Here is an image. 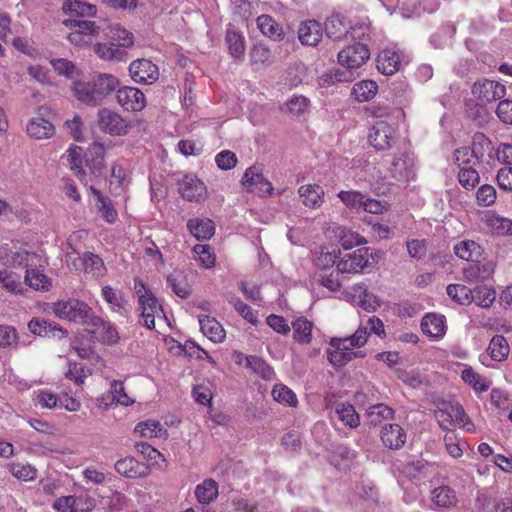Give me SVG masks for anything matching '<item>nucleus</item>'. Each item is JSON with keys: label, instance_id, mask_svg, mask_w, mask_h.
Returning <instances> with one entry per match:
<instances>
[{"label": "nucleus", "instance_id": "9b49d317", "mask_svg": "<svg viewBox=\"0 0 512 512\" xmlns=\"http://www.w3.org/2000/svg\"><path fill=\"white\" fill-rule=\"evenodd\" d=\"M370 58L368 45L363 43H353L347 45L338 52V63L352 71L363 66Z\"/></svg>", "mask_w": 512, "mask_h": 512}, {"label": "nucleus", "instance_id": "052dcab7", "mask_svg": "<svg viewBox=\"0 0 512 512\" xmlns=\"http://www.w3.org/2000/svg\"><path fill=\"white\" fill-rule=\"evenodd\" d=\"M250 62L253 65L269 66L274 62V57L266 45L259 43L251 49Z\"/></svg>", "mask_w": 512, "mask_h": 512}, {"label": "nucleus", "instance_id": "6e6552de", "mask_svg": "<svg viewBox=\"0 0 512 512\" xmlns=\"http://www.w3.org/2000/svg\"><path fill=\"white\" fill-rule=\"evenodd\" d=\"M63 23L70 28L67 39L75 46H87L100 34V28L94 21L65 20Z\"/></svg>", "mask_w": 512, "mask_h": 512}, {"label": "nucleus", "instance_id": "6e6d98bb", "mask_svg": "<svg viewBox=\"0 0 512 512\" xmlns=\"http://www.w3.org/2000/svg\"><path fill=\"white\" fill-rule=\"evenodd\" d=\"M447 294L460 305H469L473 302V291L463 284H450Z\"/></svg>", "mask_w": 512, "mask_h": 512}, {"label": "nucleus", "instance_id": "473e14b6", "mask_svg": "<svg viewBox=\"0 0 512 512\" xmlns=\"http://www.w3.org/2000/svg\"><path fill=\"white\" fill-rule=\"evenodd\" d=\"M322 36V27L315 20L303 22L298 30V38L304 45L315 46L320 42Z\"/></svg>", "mask_w": 512, "mask_h": 512}, {"label": "nucleus", "instance_id": "4be33fe9", "mask_svg": "<svg viewBox=\"0 0 512 512\" xmlns=\"http://www.w3.org/2000/svg\"><path fill=\"white\" fill-rule=\"evenodd\" d=\"M421 330L430 339L439 341L447 332L445 316L437 313L425 314L421 320Z\"/></svg>", "mask_w": 512, "mask_h": 512}, {"label": "nucleus", "instance_id": "72a5a7b5", "mask_svg": "<svg viewBox=\"0 0 512 512\" xmlns=\"http://www.w3.org/2000/svg\"><path fill=\"white\" fill-rule=\"evenodd\" d=\"M199 325L201 332L212 342L221 343L225 339V330L215 318L199 316Z\"/></svg>", "mask_w": 512, "mask_h": 512}, {"label": "nucleus", "instance_id": "cd10ccee", "mask_svg": "<svg viewBox=\"0 0 512 512\" xmlns=\"http://www.w3.org/2000/svg\"><path fill=\"white\" fill-rule=\"evenodd\" d=\"M486 229L498 235H512V220L496 214L494 211H487L481 218Z\"/></svg>", "mask_w": 512, "mask_h": 512}, {"label": "nucleus", "instance_id": "0eeeda50", "mask_svg": "<svg viewBox=\"0 0 512 512\" xmlns=\"http://www.w3.org/2000/svg\"><path fill=\"white\" fill-rule=\"evenodd\" d=\"M379 257V253L371 248H359L341 258L337 270L340 273H360L364 268L374 266Z\"/></svg>", "mask_w": 512, "mask_h": 512}, {"label": "nucleus", "instance_id": "f3484780", "mask_svg": "<svg viewBox=\"0 0 512 512\" xmlns=\"http://www.w3.org/2000/svg\"><path fill=\"white\" fill-rule=\"evenodd\" d=\"M242 184L247 191L268 196L272 194V183L263 175L262 169L258 166L249 167L242 178Z\"/></svg>", "mask_w": 512, "mask_h": 512}, {"label": "nucleus", "instance_id": "a19ab883", "mask_svg": "<svg viewBox=\"0 0 512 512\" xmlns=\"http://www.w3.org/2000/svg\"><path fill=\"white\" fill-rule=\"evenodd\" d=\"M371 31V24L368 20H358L349 26L346 39H350L353 43L368 45Z\"/></svg>", "mask_w": 512, "mask_h": 512}, {"label": "nucleus", "instance_id": "c85d7f7f", "mask_svg": "<svg viewBox=\"0 0 512 512\" xmlns=\"http://www.w3.org/2000/svg\"><path fill=\"white\" fill-rule=\"evenodd\" d=\"M15 267L11 264L0 269V289L10 294H22L24 287L21 275L14 271Z\"/></svg>", "mask_w": 512, "mask_h": 512}, {"label": "nucleus", "instance_id": "39448f33", "mask_svg": "<svg viewBox=\"0 0 512 512\" xmlns=\"http://www.w3.org/2000/svg\"><path fill=\"white\" fill-rule=\"evenodd\" d=\"M435 418L443 429L459 426L466 432H473L475 426L465 413L463 407L456 402H442L434 412Z\"/></svg>", "mask_w": 512, "mask_h": 512}, {"label": "nucleus", "instance_id": "7c9ffc66", "mask_svg": "<svg viewBox=\"0 0 512 512\" xmlns=\"http://www.w3.org/2000/svg\"><path fill=\"white\" fill-rule=\"evenodd\" d=\"M340 255L336 245H323L313 252V263L319 269H329L334 266Z\"/></svg>", "mask_w": 512, "mask_h": 512}, {"label": "nucleus", "instance_id": "7ed1b4c3", "mask_svg": "<svg viewBox=\"0 0 512 512\" xmlns=\"http://www.w3.org/2000/svg\"><path fill=\"white\" fill-rule=\"evenodd\" d=\"M13 266L25 269V283L37 291H48L52 287L51 279L43 272L44 260L34 252L26 250L13 253Z\"/></svg>", "mask_w": 512, "mask_h": 512}, {"label": "nucleus", "instance_id": "ddd939ff", "mask_svg": "<svg viewBox=\"0 0 512 512\" xmlns=\"http://www.w3.org/2000/svg\"><path fill=\"white\" fill-rule=\"evenodd\" d=\"M125 159H118L111 165L109 192L114 197L123 195L130 185V171Z\"/></svg>", "mask_w": 512, "mask_h": 512}, {"label": "nucleus", "instance_id": "603ef678", "mask_svg": "<svg viewBox=\"0 0 512 512\" xmlns=\"http://www.w3.org/2000/svg\"><path fill=\"white\" fill-rule=\"evenodd\" d=\"M461 378L477 392H485L491 386V381L488 378L476 373L471 367H466L462 371Z\"/></svg>", "mask_w": 512, "mask_h": 512}, {"label": "nucleus", "instance_id": "a211bd4d", "mask_svg": "<svg viewBox=\"0 0 512 512\" xmlns=\"http://www.w3.org/2000/svg\"><path fill=\"white\" fill-rule=\"evenodd\" d=\"M76 255L77 253L75 251L67 253L66 262L68 266H73L75 269H78L79 265L76 261H79L85 273L91 275L93 278H99L105 274V265L99 256L91 252H86L82 258H78Z\"/></svg>", "mask_w": 512, "mask_h": 512}, {"label": "nucleus", "instance_id": "ea45409f", "mask_svg": "<svg viewBox=\"0 0 512 512\" xmlns=\"http://www.w3.org/2000/svg\"><path fill=\"white\" fill-rule=\"evenodd\" d=\"M293 339L300 344H309L312 340L314 325L304 317H299L292 322Z\"/></svg>", "mask_w": 512, "mask_h": 512}, {"label": "nucleus", "instance_id": "f8f14e48", "mask_svg": "<svg viewBox=\"0 0 512 512\" xmlns=\"http://www.w3.org/2000/svg\"><path fill=\"white\" fill-rule=\"evenodd\" d=\"M505 94V86L493 80L481 79L472 86L473 98L479 106L501 99Z\"/></svg>", "mask_w": 512, "mask_h": 512}, {"label": "nucleus", "instance_id": "2f4dec72", "mask_svg": "<svg viewBox=\"0 0 512 512\" xmlns=\"http://www.w3.org/2000/svg\"><path fill=\"white\" fill-rule=\"evenodd\" d=\"M26 131L30 137L41 140L52 137L55 133V128L49 120L36 116L28 121Z\"/></svg>", "mask_w": 512, "mask_h": 512}, {"label": "nucleus", "instance_id": "a18cd8bd", "mask_svg": "<svg viewBox=\"0 0 512 512\" xmlns=\"http://www.w3.org/2000/svg\"><path fill=\"white\" fill-rule=\"evenodd\" d=\"M28 328L32 334L42 336V337L48 336L49 334H53L54 336H58L59 338H62L66 334L63 329L58 328L52 322H49L46 320H40V319H32L28 323Z\"/></svg>", "mask_w": 512, "mask_h": 512}, {"label": "nucleus", "instance_id": "f704fd0d", "mask_svg": "<svg viewBox=\"0 0 512 512\" xmlns=\"http://www.w3.org/2000/svg\"><path fill=\"white\" fill-rule=\"evenodd\" d=\"M187 228L197 240H208L215 233L214 222L208 218H192L188 220Z\"/></svg>", "mask_w": 512, "mask_h": 512}, {"label": "nucleus", "instance_id": "c756f323", "mask_svg": "<svg viewBox=\"0 0 512 512\" xmlns=\"http://www.w3.org/2000/svg\"><path fill=\"white\" fill-rule=\"evenodd\" d=\"M406 432L398 424H386L381 430V440L390 449H399L406 442Z\"/></svg>", "mask_w": 512, "mask_h": 512}, {"label": "nucleus", "instance_id": "58836bf2", "mask_svg": "<svg viewBox=\"0 0 512 512\" xmlns=\"http://www.w3.org/2000/svg\"><path fill=\"white\" fill-rule=\"evenodd\" d=\"M454 253L465 261H476L482 254L481 246L472 240H462L455 244Z\"/></svg>", "mask_w": 512, "mask_h": 512}, {"label": "nucleus", "instance_id": "37998d69", "mask_svg": "<svg viewBox=\"0 0 512 512\" xmlns=\"http://www.w3.org/2000/svg\"><path fill=\"white\" fill-rule=\"evenodd\" d=\"M218 484L213 479H205L195 488V497L201 504H210L218 496Z\"/></svg>", "mask_w": 512, "mask_h": 512}, {"label": "nucleus", "instance_id": "dca6fc26", "mask_svg": "<svg viewBox=\"0 0 512 512\" xmlns=\"http://www.w3.org/2000/svg\"><path fill=\"white\" fill-rule=\"evenodd\" d=\"M116 101L127 112H140L147 105L145 94L133 86L119 87L116 93Z\"/></svg>", "mask_w": 512, "mask_h": 512}, {"label": "nucleus", "instance_id": "2eb2a0df", "mask_svg": "<svg viewBox=\"0 0 512 512\" xmlns=\"http://www.w3.org/2000/svg\"><path fill=\"white\" fill-rule=\"evenodd\" d=\"M178 191L183 199L190 202H202L207 198L205 183L194 174H185L178 182Z\"/></svg>", "mask_w": 512, "mask_h": 512}, {"label": "nucleus", "instance_id": "09e8293b", "mask_svg": "<svg viewBox=\"0 0 512 512\" xmlns=\"http://www.w3.org/2000/svg\"><path fill=\"white\" fill-rule=\"evenodd\" d=\"M487 351L492 360L503 361L509 355L510 348L505 337L496 335L490 340Z\"/></svg>", "mask_w": 512, "mask_h": 512}, {"label": "nucleus", "instance_id": "774afa93", "mask_svg": "<svg viewBox=\"0 0 512 512\" xmlns=\"http://www.w3.org/2000/svg\"><path fill=\"white\" fill-rule=\"evenodd\" d=\"M83 150L79 146H71L66 152V160L70 164L71 170H73L78 176H84L85 171L82 166Z\"/></svg>", "mask_w": 512, "mask_h": 512}, {"label": "nucleus", "instance_id": "f03ea898", "mask_svg": "<svg viewBox=\"0 0 512 512\" xmlns=\"http://www.w3.org/2000/svg\"><path fill=\"white\" fill-rule=\"evenodd\" d=\"M120 87L119 79L107 73L95 75L91 82L75 81L71 86L73 96L88 105H98Z\"/></svg>", "mask_w": 512, "mask_h": 512}, {"label": "nucleus", "instance_id": "4c0bfd02", "mask_svg": "<svg viewBox=\"0 0 512 512\" xmlns=\"http://www.w3.org/2000/svg\"><path fill=\"white\" fill-rule=\"evenodd\" d=\"M378 92V84L373 80H361L356 82L351 90V95L357 102H368Z\"/></svg>", "mask_w": 512, "mask_h": 512}, {"label": "nucleus", "instance_id": "13d9d810", "mask_svg": "<svg viewBox=\"0 0 512 512\" xmlns=\"http://www.w3.org/2000/svg\"><path fill=\"white\" fill-rule=\"evenodd\" d=\"M63 9L83 17H93L97 13L95 5L83 0H67L63 4Z\"/></svg>", "mask_w": 512, "mask_h": 512}, {"label": "nucleus", "instance_id": "1a4fd4ad", "mask_svg": "<svg viewBox=\"0 0 512 512\" xmlns=\"http://www.w3.org/2000/svg\"><path fill=\"white\" fill-rule=\"evenodd\" d=\"M344 299L367 312H375L382 305V300L370 292L364 283H358L346 289Z\"/></svg>", "mask_w": 512, "mask_h": 512}, {"label": "nucleus", "instance_id": "8fccbe9b", "mask_svg": "<svg viewBox=\"0 0 512 512\" xmlns=\"http://www.w3.org/2000/svg\"><path fill=\"white\" fill-rule=\"evenodd\" d=\"M432 501L438 507L449 508L457 503V496L450 487L440 486L432 491Z\"/></svg>", "mask_w": 512, "mask_h": 512}, {"label": "nucleus", "instance_id": "5fc2aeb1", "mask_svg": "<svg viewBox=\"0 0 512 512\" xmlns=\"http://www.w3.org/2000/svg\"><path fill=\"white\" fill-rule=\"evenodd\" d=\"M193 258L203 268L210 269L216 262L212 248L207 244H197L193 247Z\"/></svg>", "mask_w": 512, "mask_h": 512}, {"label": "nucleus", "instance_id": "423d86ee", "mask_svg": "<svg viewBox=\"0 0 512 512\" xmlns=\"http://www.w3.org/2000/svg\"><path fill=\"white\" fill-rule=\"evenodd\" d=\"M52 311L59 319L83 325H87L93 315V311L88 304L75 298L53 303Z\"/></svg>", "mask_w": 512, "mask_h": 512}, {"label": "nucleus", "instance_id": "a878e982", "mask_svg": "<svg viewBox=\"0 0 512 512\" xmlns=\"http://www.w3.org/2000/svg\"><path fill=\"white\" fill-rule=\"evenodd\" d=\"M91 194L96 200V208L100 217L108 224H114L118 220V212L107 196L103 195L100 190L90 187Z\"/></svg>", "mask_w": 512, "mask_h": 512}, {"label": "nucleus", "instance_id": "0e129e2a", "mask_svg": "<svg viewBox=\"0 0 512 512\" xmlns=\"http://www.w3.org/2000/svg\"><path fill=\"white\" fill-rule=\"evenodd\" d=\"M496 299V291L488 286H479L473 291V302L481 308H489Z\"/></svg>", "mask_w": 512, "mask_h": 512}, {"label": "nucleus", "instance_id": "79ce46f5", "mask_svg": "<svg viewBox=\"0 0 512 512\" xmlns=\"http://www.w3.org/2000/svg\"><path fill=\"white\" fill-rule=\"evenodd\" d=\"M348 26L345 18L339 14L332 15L326 20L325 31L329 38L334 40H341L347 37Z\"/></svg>", "mask_w": 512, "mask_h": 512}, {"label": "nucleus", "instance_id": "e433bc0d", "mask_svg": "<svg viewBox=\"0 0 512 512\" xmlns=\"http://www.w3.org/2000/svg\"><path fill=\"white\" fill-rule=\"evenodd\" d=\"M95 54L104 61H125L127 53L116 44L109 40L108 43H96L94 45Z\"/></svg>", "mask_w": 512, "mask_h": 512}, {"label": "nucleus", "instance_id": "b1692460", "mask_svg": "<svg viewBox=\"0 0 512 512\" xmlns=\"http://www.w3.org/2000/svg\"><path fill=\"white\" fill-rule=\"evenodd\" d=\"M115 470L126 478L138 479L147 477L150 469L144 463L137 461L133 457L119 459L115 463Z\"/></svg>", "mask_w": 512, "mask_h": 512}, {"label": "nucleus", "instance_id": "49530a36", "mask_svg": "<svg viewBox=\"0 0 512 512\" xmlns=\"http://www.w3.org/2000/svg\"><path fill=\"white\" fill-rule=\"evenodd\" d=\"M337 196L348 210L355 213L362 212L365 201L364 199L366 198V195L362 192L356 190H343L340 191Z\"/></svg>", "mask_w": 512, "mask_h": 512}, {"label": "nucleus", "instance_id": "aec40b11", "mask_svg": "<svg viewBox=\"0 0 512 512\" xmlns=\"http://www.w3.org/2000/svg\"><path fill=\"white\" fill-rule=\"evenodd\" d=\"M324 234L328 239H337L346 250L365 243L364 238L358 233L337 223L328 224Z\"/></svg>", "mask_w": 512, "mask_h": 512}, {"label": "nucleus", "instance_id": "de8ad7c7", "mask_svg": "<svg viewBox=\"0 0 512 512\" xmlns=\"http://www.w3.org/2000/svg\"><path fill=\"white\" fill-rule=\"evenodd\" d=\"M134 432L145 438L165 437L166 429L158 420H147L138 423Z\"/></svg>", "mask_w": 512, "mask_h": 512}, {"label": "nucleus", "instance_id": "e2e57ef3", "mask_svg": "<svg viewBox=\"0 0 512 512\" xmlns=\"http://www.w3.org/2000/svg\"><path fill=\"white\" fill-rule=\"evenodd\" d=\"M226 42L230 54L234 58H241L245 53V39L238 32L228 29L226 33Z\"/></svg>", "mask_w": 512, "mask_h": 512}, {"label": "nucleus", "instance_id": "6ab92c4d", "mask_svg": "<svg viewBox=\"0 0 512 512\" xmlns=\"http://www.w3.org/2000/svg\"><path fill=\"white\" fill-rule=\"evenodd\" d=\"M129 73L133 81L150 85L159 78V69L151 60L141 58L134 60L129 65Z\"/></svg>", "mask_w": 512, "mask_h": 512}, {"label": "nucleus", "instance_id": "9d476101", "mask_svg": "<svg viewBox=\"0 0 512 512\" xmlns=\"http://www.w3.org/2000/svg\"><path fill=\"white\" fill-rule=\"evenodd\" d=\"M98 125L101 131L112 136H124L131 129L127 119L109 108H102L98 111Z\"/></svg>", "mask_w": 512, "mask_h": 512}, {"label": "nucleus", "instance_id": "4468645a", "mask_svg": "<svg viewBox=\"0 0 512 512\" xmlns=\"http://www.w3.org/2000/svg\"><path fill=\"white\" fill-rule=\"evenodd\" d=\"M396 138V128L386 120H378L370 129L368 140L376 150H387L392 147Z\"/></svg>", "mask_w": 512, "mask_h": 512}, {"label": "nucleus", "instance_id": "20e7f679", "mask_svg": "<svg viewBox=\"0 0 512 512\" xmlns=\"http://www.w3.org/2000/svg\"><path fill=\"white\" fill-rule=\"evenodd\" d=\"M134 291L141 311V323L148 329H153L156 318L162 317V307L152 291L139 278L134 279Z\"/></svg>", "mask_w": 512, "mask_h": 512}, {"label": "nucleus", "instance_id": "3c124183", "mask_svg": "<svg viewBox=\"0 0 512 512\" xmlns=\"http://www.w3.org/2000/svg\"><path fill=\"white\" fill-rule=\"evenodd\" d=\"M335 413L344 425L350 428H356L360 424V417L353 405L349 403H339L335 408Z\"/></svg>", "mask_w": 512, "mask_h": 512}, {"label": "nucleus", "instance_id": "c9c22d12", "mask_svg": "<svg viewBox=\"0 0 512 512\" xmlns=\"http://www.w3.org/2000/svg\"><path fill=\"white\" fill-rule=\"evenodd\" d=\"M257 27L267 38L274 41L282 40L284 37L283 28L270 15L264 14L257 17Z\"/></svg>", "mask_w": 512, "mask_h": 512}, {"label": "nucleus", "instance_id": "bb28decb", "mask_svg": "<svg viewBox=\"0 0 512 512\" xmlns=\"http://www.w3.org/2000/svg\"><path fill=\"white\" fill-rule=\"evenodd\" d=\"M298 194L304 206L318 209L324 203L325 192L320 185L305 184L298 189Z\"/></svg>", "mask_w": 512, "mask_h": 512}, {"label": "nucleus", "instance_id": "680f3d73", "mask_svg": "<svg viewBox=\"0 0 512 512\" xmlns=\"http://www.w3.org/2000/svg\"><path fill=\"white\" fill-rule=\"evenodd\" d=\"M167 283L178 297L185 299L190 295V287L181 272L168 275Z\"/></svg>", "mask_w": 512, "mask_h": 512}, {"label": "nucleus", "instance_id": "f257e3e1", "mask_svg": "<svg viewBox=\"0 0 512 512\" xmlns=\"http://www.w3.org/2000/svg\"><path fill=\"white\" fill-rule=\"evenodd\" d=\"M370 334H375L381 338L386 335L383 321L376 316L361 321L357 330L348 337L331 338L326 351L330 364L335 367H342L354 358L365 357L363 351L356 349L362 348L367 343Z\"/></svg>", "mask_w": 512, "mask_h": 512}, {"label": "nucleus", "instance_id": "69168bd1", "mask_svg": "<svg viewBox=\"0 0 512 512\" xmlns=\"http://www.w3.org/2000/svg\"><path fill=\"white\" fill-rule=\"evenodd\" d=\"M12 475L21 481H32L37 477V470L30 464L14 462L9 465Z\"/></svg>", "mask_w": 512, "mask_h": 512}, {"label": "nucleus", "instance_id": "393cba45", "mask_svg": "<svg viewBox=\"0 0 512 512\" xmlns=\"http://www.w3.org/2000/svg\"><path fill=\"white\" fill-rule=\"evenodd\" d=\"M401 65V55L396 47H387L378 55L377 68L382 74L393 75Z\"/></svg>", "mask_w": 512, "mask_h": 512}, {"label": "nucleus", "instance_id": "c03bdc74", "mask_svg": "<svg viewBox=\"0 0 512 512\" xmlns=\"http://www.w3.org/2000/svg\"><path fill=\"white\" fill-rule=\"evenodd\" d=\"M106 35L113 44L121 49L129 48L134 44L133 34L119 24L111 25Z\"/></svg>", "mask_w": 512, "mask_h": 512}, {"label": "nucleus", "instance_id": "864d4df0", "mask_svg": "<svg viewBox=\"0 0 512 512\" xmlns=\"http://www.w3.org/2000/svg\"><path fill=\"white\" fill-rule=\"evenodd\" d=\"M393 410L384 404L372 405L368 408L366 416L367 422L372 426L381 424L384 420L393 418Z\"/></svg>", "mask_w": 512, "mask_h": 512}, {"label": "nucleus", "instance_id": "4d7b16f0", "mask_svg": "<svg viewBox=\"0 0 512 512\" xmlns=\"http://www.w3.org/2000/svg\"><path fill=\"white\" fill-rule=\"evenodd\" d=\"M272 397L280 404L296 407L298 399L296 394L284 384H276L272 389Z\"/></svg>", "mask_w": 512, "mask_h": 512}, {"label": "nucleus", "instance_id": "412c9836", "mask_svg": "<svg viewBox=\"0 0 512 512\" xmlns=\"http://www.w3.org/2000/svg\"><path fill=\"white\" fill-rule=\"evenodd\" d=\"M86 326V331L101 343L111 345L115 344L119 339L118 332L111 323L105 322L94 315H92Z\"/></svg>", "mask_w": 512, "mask_h": 512}, {"label": "nucleus", "instance_id": "338daca9", "mask_svg": "<svg viewBox=\"0 0 512 512\" xmlns=\"http://www.w3.org/2000/svg\"><path fill=\"white\" fill-rule=\"evenodd\" d=\"M109 394H111V402L116 404L128 406L134 403V399L127 394L121 381L114 380L111 383Z\"/></svg>", "mask_w": 512, "mask_h": 512}, {"label": "nucleus", "instance_id": "5701e85b", "mask_svg": "<svg viewBox=\"0 0 512 512\" xmlns=\"http://www.w3.org/2000/svg\"><path fill=\"white\" fill-rule=\"evenodd\" d=\"M390 172L398 181H408L414 177L415 159L410 153H401L394 157Z\"/></svg>", "mask_w": 512, "mask_h": 512}, {"label": "nucleus", "instance_id": "bf43d9fd", "mask_svg": "<svg viewBox=\"0 0 512 512\" xmlns=\"http://www.w3.org/2000/svg\"><path fill=\"white\" fill-rule=\"evenodd\" d=\"M246 366L264 380H271L274 377V370L262 358L249 356L246 358Z\"/></svg>", "mask_w": 512, "mask_h": 512}]
</instances>
